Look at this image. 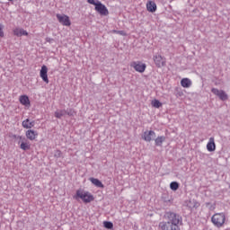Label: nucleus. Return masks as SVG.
Masks as SVG:
<instances>
[{
	"label": "nucleus",
	"instance_id": "f257e3e1",
	"mask_svg": "<svg viewBox=\"0 0 230 230\" xmlns=\"http://www.w3.org/2000/svg\"><path fill=\"white\" fill-rule=\"evenodd\" d=\"M182 217L175 212H165L164 221L160 222L158 227L162 230H181Z\"/></svg>",
	"mask_w": 230,
	"mask_h": 230
},
{
	"label": "nucleus",
	"instance_id": "f03ea898",
	"mask_svg": "<svg viewBox=\"0 0 230 230\" xmlns=\"http://www.w3.org/2000/svg\"><path fill=\"white\" fill-rule=\"evenodd\" d=\"M74 199L75 200H78V199H81L84 204H89L94 200V196L92 195L89 191H84L82 190H77L75 192V195L74 196Z\"/></svg>",
	"mask_w": 230,
	"mask_h": 230
},
{
	"label": "nucleus",
	"instance_id": "7ed1b4c3",
	"mask_svg": "<svg viewBox=\"0 0 230 230\" xmlns=\"http://www.w3.org/2000/svg\"><path fill=\"white\" fill-rule=\"evenodd\" d=\"M211 222L216 227H222L226 224V215L224 213H217L212 216Z\"/></svg>",
	"mask_w": 230,
	"mask_h": 230
},
{
	"label": "nucleus",
	"instance_id": "20e7f679",
	"mask_svg": "<svg viewBox=\"0 0 230 230\" xmlns=\"http://www.w3.org/2000/svg\"><path fill=\"white\" fill-rule=\"evenodd\" d=\"M211 93L217 96L221 102H227L229 95L224 90H218V88H212Z\"/></svg>",
	"mask_w": 230,
	"mask_h": 230
},
{
	"label": "nucleus",
	"instance_id": "39448f33",
	"mask_svg": "<svg viewBox=\"0 0 230 230\" xmlns=\"http://www.w3.org/2000/svg\"><path fill=\"white\" fill-rule=\"evenodd\" d=\"M56 17H57L58 22L60 24H62V26H70L71 25V20L69 19V16H67L66 14L58 13V14H56Z\"/></svg>",
	"mask_w": 230,
	"mask_h": 230
},
{
	"label": "nucleus",
	"instance_id": "423d86ee",
	"mask_svg": "<svg viewBox=\"0 0 230 230\" xmlns=\"http://www.w3.org/2000/svg\"><path fill=\"white\" fill-rule=\"evenodd\" d=\"M95 12H98L100 15H109V9H107V6L102 4V2H99V4H97V5L95 6Z\"/></svg>",
	"mask_w": 230,
	"mask_h": 230
},
{
	"label": "nucleus",
	"instance_id": "0eeeda50",
	"mask_svg": "<svg viewBox=\"0 0 230 230\" xmlns=\"http://www.w3.org/2000/svg\"><path fill=\"white\" fill-rule=\"evenodd\" d=\"M155 137H156L155 131L149 130V131L144 132L142 139H144V141H146V143H150V141H154Z\"/></svg>",
	"mask_w": 230,
	"mask_h": 230
},
{
	"label": "nucleus",
	"instance_id": "6e6552de",
	"mask_svg": "<svg viewBox=\"0 0 230 230\" xmlns=\"http://www.w3.org/2000/svg\"><path fill=\"white\" fill-rule=\"evenodd\" d=\"M153 60L156 66V67H164L165 66L166 61H164V58L161 55H155L153 58Z\"/></svg>",
	"mask_w": 230,
	"mask_h": 230
},
{
	"label": "nucleus",
	"instance_id": "1a4fd4ad",
	"mask_svg": "<svg viewBox=\"0 0 230 230\" xmlns=\"http://www.w3.org/2000/svg\"><path fill=\"white\" fill-rule=\"evenodd\" d=\"M132 67H134L135 71H137V73H145L146 65L141 62H133Z\"/></svg>",
	"mask_w": 230,
	"mask_h": 230
},
{
	"label": "nucleus",
	"instance_id": "9d476101",
	"mask_svg": "<svg viewBox=\"0 0 230 230\" xmlns=\"http://www.w3.org/2000/svg\"><path fill=\"white\" fill-rule=\"evenodd\" d=\"M40 76L42 78L43 82L45 84H49V79L48 78V66L46 65H43L41 66L40 72Z\"/></svg>",
	"mask_w": 230,
	"mask_h": 230
},
{
	"label": "nucleus",
	"instance_id": "9b49d317",
	"mask_svg": "<svg viewBox=\"0 0 230 230\" xmlns=\"http://www.w3.org/2000/svg\"><path fill=\"white\" fill-rule=\"evenodd\" d=\"M25 136L27 139H30V141H35V139H37V137L39 136V133L35 130L29 129L26 131Z\"/></svg>",
	"mask_w": 230,
	"mask_h": 230
},
{
	"label": "nucleus",
	"instance_id": "f8f14e48",
	"mask_svg": "<svg viewBox=\"0 0 230 230\" xmlns=\"http://www.w3.org/2000/svg\"><path fill=\"white\" fill-rule=\"evenodd\" d=\"M207 150L208 152H215L217 150V145L215 144V137H210L207 144Z\"/></svg>",
	"mask_w": 230,
	"mask_h": 230
},
{
	"label": "nucleus",
	"instance_id": "ddd939ff",
	"mask_svg": "<svg viewBox=\"0 0 230 230\" xmlns=\"http://www.w3.org/2000/svg\"><path fill=\"white\" fill-rule=\"evenodd\" d=\"M146 9L148 12H151V13H154L157 10V4H155V2L149 1L146 4Z\"/></svg>",
	"mask_w": 230,
	"mask_h": 230
},
{
	"label": "nucleus",
	"instance_id": "4468645a",
	"mask_svg": "<svg viewBox=\"0 0 230 230\" xmlns=\"http://www.w3.org/2000/svg\"><path fill=\"white\" fill-rule=\"evenodd\" d=\"M23 128H33L35 127V120L30 122V119H26L22 122Z\"/></svg>",
	"mask_w": 230,
	"mask_h": 230
},
{
	"label": "nucleus",
	"instance_id": "2eb2a0df",
	"mask_svg": "<svg viewBox=\"0 0 230 230\" xmlns=\"http://www.w3.org/2000/svg\"><path fill=\"white\" fill-rule=\"evenodd\" d=\"M20 103H22V105H24L25 107H30V97H28V95H21Z\"/></svg>",
	"mask_w": 230,
	"mask_h": 230
},
{
	"label": "nucleus",
	"instance_id": "dca6fc26",
	"mask_svg": "<svg viewBox=\"0 0 230 230\" xmlns=\"http://www.w3.org/2000/svg\"><path fill=\"white\" fill-rule=\"evenodd\" d=\"M154 140H155V146H163V144L164 143V141H166V137L159 136Z\"/></svg>",
	"mask_w": 230,
	"mask_h": 230
},
{
	"label": "nucleus",
	"instance_id": "f3484780",
	"mask_svg": "<svg viewBox=\"0 0 230 230\" xmlns=\"http://www.w3.org/2000/svg\"><path fill=\"white\" fill-rule=\"evenodd\" d=\"M89 180H90V182H92V184L96 186V188H105L103 183H102V181H100L96 178H90Z\"/></svg>",
	"mask_w": 230,
	"mask_h": 230
},
{
	"label": "nucleus",
	"instance_id": "a211bd4d",
	"mask_svg": "<svg viewBox=\"0 0 230 230\" xmlns=\"http://www.w3.org/2000/svg\"><path fill=\"white\" fill-rule=\"evenodd\" d=\"M181 87H184L185 89H188L191 87V80L190 78H183L181 81Z\"/></svg>",
	"mask_w": 230,
	"mask_h": 230
},
{
	"label": "nucleus",
	"instance_id": "6ab92c4d",
	"mask_svg": "<svg viewBox=\"0 0 230 230\" xmlns=\"http://www.w3.org/2000/svg\"><path fill=\"white\" fill-rule=\"evenodd\" d=\"M67 112L66 110H58L55 111L54 116L55 118H58V119H61L63 116H66Z\"/></svg>",
	"mask_w": 230,
	"mask_h": 230
},
{
	"label": "nucleus",
	"instance_id": "aec40b11",
	"mask_svg": "<svg viewBox=\"0 0 230 230\" xmlns=\"http://www.w3.org/2000/svg\"><path fill=\"white\" fill-rule=\"evenodd\" d=\"M14 35H16V37H22V35H28V31H24V29H15L13 31Z\"/></svg>",
	"mask_w": 230,
	"mask_h": 230
},
{
	"label": "nucleus",
	"instance_id": "412c9836",
	"mask_svg": "<svg viewBox=\"0 0 230 230\" xmlns=\"http://www.w3.org/2000/svg\"><path fill=\"white\" fill-rule=\"evenodd\" d=\"M170 188H171V190H172V191H177L179 190V182L172 181L170 183Z\"/></svg>",
	"mask_w": 230,
	"mask_h": 230
},
{
	"label": "nucleus",
	"instance_id": "4be33fe9",
	"mask_svg": "<svg viewBox=\"0 0 230 230\" xmlns=\"http://www.w3.org/2000/svg\"><path fill=\"white\" fill-rule=\"evenodd\" d=\"M152 105L155 108V109H159L161 107H163V103L161 102H159V100H154L152 101Z\"/></svg>",
	"mask_w": 230,
	"mask_h": 230
},
{
	"label": "nucleus",
	"instance_id": "5701e85b",
	"mask_svg": "<svg viewBox=\"0 0 230 230\" xmlns=\"http://www.w3.org/2000/svg\"><path fill=\"white\" fill-rule=\"evenodd\" d=\"M103 226L106 229H112L114 227V224L111 221H104Z\"/></svg>",
	"mask_w": 230,
	"mask_h": 230
},
{
	"label": "nucleus",
	"instance_id": "b1692460",
	"mask_svg": "<svg viewBox=\"0 0 230 230\" xmlns=\"http://www.w3.org/2000/svg\"><path fill=\"white\" fill-rule=\"evenodd\" d=\"M20 148L24 151L30 150V145H28V143L22 142Z\"/></svg>",
	"mask_w": 230,
	"mask_h": 230
},
{
	"label": "nucleus",
	"instance_id": "393cba45",
	"mask_svg": "<svg viewBox=\"0 0 230 230\" xmlns=\"http://www.w3.org/2000/svg\"><path fill=\"white\" fill-rule=\"evenodd\" d=\"M66 112L67 116H75V110H73V109H67V110H66Z\"/></svg>",
	"mask_w": 230,
	"mask_h": 230
},
{
	"label": "nucleus",
	"instance_id": "a878e982",
	"mask_svg": "<svg viewBox=\"0 0 230 230\" xmlns=\"http://www.w3.org/2000/svg\"><path fill=\"white\" fill-rule=\"evenodd\" d=\"M100 0H87V3H89V4H93L94 6H97Z\"/></svg>",
	"mask_w": 230,
	"mask_h": 230
},
{
	"label": "nucleus",
	"instance_id": "bb28decb",
	"mask_svg": "<svg viewBox=\"0 0 230 230\" xmlns=\"http://www.w3.org/2000/svg\"><path fill=\"white\" fill-rule=\"evenodd\" d=\"M54 157H62V151L60 150H56L55 154H54Z\"/></svg>",
	"mask_w": 230,
	"mask_h": 230
},
{
	"label": "nucleus",
	"instance_id": "cd10ccee",
	"mask_svg": "<svg viewBox=\"0 0 230 230\" xmlns=\"http://www.w3.org/2000/svg\"><path fill=\"white\" fill-rule=\"evenodd\" d=\"M113 33H118L119 35H125V31H113Z\"/></svg>",
	"mask_w": 230,
	"mask_h": 230
},
{
	"label": "nucleus",
	"instance_id": "c85d7f7f",
	"mask_svg": "<svg viewBox=\"0 0 230 230\" xmlns=\"http://www.w3.org/2000/svg\"><path fill=\"white\" fill-rule=\"evenodd\" d=\"M0 37H4V32L3 31V25L0 24Z\"/></svg>",
	"mask_w": 230,
	"mask_h": 230
},
{
	"label": "nucleus",
	"instance_id": "c756f323",
	"mask_svg": "<svg viewBox=\"0 0 230 230\" xmlns=\"http://www.w3.org/2000/svg\"><path fill=\"white\" fill-rule=\"evenodd\" d=\"M45 40H46V42H49V44H51L54 40H53V38H49V37H47V38L45 39Z\"/></svg>",
	"mask_w": 230,
	"mask_h": 230
},
{
	"label": "nucleus",
	"instance_id": "7c9ffc66",
	"mask_svg": "<svg viewBox=\"0 0 230 230\" xmlns=\"http://www.w3.org/2000/svg\"><path fill=\"white\" fill-rule=\"evenodd\" d=\"M18 139H22V137L19 136V137H18Z\"/></svg>",
	"mask_w": 230,
	"mask_h": 230
},
{
	"label": "nucleus",
	"instance_id": "2f4dec72",
	"mask_svg": "<svg viewBox=\"0 0 230 230\" xmlns=\"http://www.w3.org/2000/svg\"><path fill=\"white\" fill-rule=\"evenodd\" d=\"M13 137H17V136H16V135H14V136H13Z\"/></svg>",
	"mask_w": 230,
	"mask_h": 230
},
{
	"label": "nucleus",
	"instance_id": "473e14b6",
	"mask_svg": "<svg viewBox=\"0 0 230 230\" xmlns=\"http://www.w3.org/2000/svg\"><path fill=\"white\" fill-rule=\"evenodd\" d=\"M9 1H13V0H9Z\"/></svg>",
	"mask_w": 230,
	"mask_h": 230
}]
</instances>
